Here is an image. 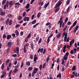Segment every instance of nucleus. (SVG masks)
<instances>
[{"label":"nucleus","instance_id":"f257e3e1","mask_svg":"<svg viewBox=\"0 0 79 79\" xmlns=\"http://www.w3.org/2000/svg\"><path fill=\"white\" fill-rule=\"evenodd\" d=\"M74 43V40H71L69 43V45H68L67 46V48H68V49H69L70 48V47L72 46L73 45V44ZM70 45V46H69Z\"/></svg>","mask_w":79,"mask_h":79},{"label":"nucleus","instance_id":"f03ea898","mask_svg":"<svg viewBox=\"0 0 79 79\" xmlns=\"http://www.w3.org/2000/svg\"><path fill=\"white\" fill-rule=\"evenodd\" d=\"M8 6H9V1H7L6 2V4L4 5V6H3L4 10H6V7L8 8Z\"/></svg>","mask_w":79,"mask_h":79},{"label":"nucleus","instance_id":"7ed1b4c3","mask_svg":"<svg viewBox=\"0 0 79 79\" xmlns=\"http://www.w3.org/2000/svg\"><path fill=\"white\" fill-rule=\"evenodd\" d=\"M9 4L10 5L9 8H11V6L15 4V3L13 2V1L11 0L9 2Z\"/></svg>","mask_w":79,"mask_h":79},{"label":"nucleus","instance_id":"20e7f679","mask_svg":"<svg viewBox=\"0 0 79 79\" xmlns=\"http://www.w3.org/2000/svg\"><path fill=\"white\" fill-rule=\"evenodd\" d=\"M61 3H62V2L60 1H59L56 4V6H55V8H56L58 6H60L61 5Z\"/></svg>","mask_w":79,"mask_h":79},{"label":"nucleus","instance_id":"39448f33","mask_svg":"<svg viewBox=\"0 0 79 79\" xmlns=\"http://www.w3.org/2000/svg\"><path fill=\"white\" fill-rule=\"evenodd\" d=\"M19 48L18 47H17L16 48V50H15V51H14V52L17 53L18 57H19Z\"/></svg>","mask_w":79,"mask_h":79},{"label":"nucleus","instance_id":"423d86ee","mask_svg":"<svg viewBox=\"0 0 79 79\" xmlns=\"http://www.w3.org/2000/svg\"><path fill=\"white\" fill-rule=\"evenodd\" d=\"M53 35V34H51L48 37V39L47 40V44H48V43H49L50 42V38H51V37H52Z\"/></svg>","mask_w":79,"mask_h":79},{"label":"nucleus","instance_id":"0eeeda50","mask_svg":"<svg viewBox=\"0 0 79 79\" xmlns=\"http://www.w3.org/2000/svg\"><path fill=\"white\" fill-rule=\"evenodd\" d=\"M43 51H44V48H39L37 51V53H40H40H43Z\"/></svg>","mask_w":79,"mask_h":79},{"label":"nucleus","instance_id":"6e6552de","mask_svg":"<svg viewBox=\"0 0 79 79\" xmlns=\"http://www.w3.org/2000/svg\"><path fill=\"white\" fill-rule=\"evenodd\" d=\"M38 59V57H37V55L35 54L34 55V60L35 62V63H37V61L36 60Z\"/></svg>","mask_w":79,"mask_h":79},{"label":"nucleus","instance_id":"1a4fd4ad","mask_svg":"<svg viewBox=\"0 0 79 79\" xmlns=\"http://www.w3.org/2000/svg\"><path fill=\"white\" fill-rule=\"evenodd\" d=\"M37 71H39V69L36 67H35L34 68V70H33V71L32 72L34 73V74H36V73H37Z\"/></svg>","mask_w":79,"mask_h":79},{"label":"nucleus","instance_id":"9d476101","mask_svg":"<svg viewBox=\"0 0 79 79\" xmlns=\"http://www.w3.org/2000/svg\"><path fill=\"white\" fill-rule=\"evenodd\" d=\"M68 36V32H66V31H64V32L62 33V37H64Z\"/></svg>","mask_w":79,"mask_h":79},{"label":"nucleus","instance_id":"9b49d317","mask_svg":"<svg viewBox=\"0 0 79 79\" xmlns=\"http://www.w3.org/2000/svg\"><path fill=\"white\" fill-rule=\"evenodd\" d=\"M23 21H29V17L26 16L25 17L23 18Z\"/></svg>","mask_w":79,"mask_h":79},{"label":"nucleus","instance_id":"f8f14e48","mask_svg":"<svg viewBox=\"0 0 79 79\" xmlns=\"http://www.w3.org/2000/svg\"><path fill=\"white\" fill-rule=\"evenodd\" d=\"M15 5H16L15 6V8H18L19 6H21V4L19 2H16L15 4Z\"/></svg>","mask_w":79,"mask_h":79},{"label":"nucleus","instance_id":"ddd939ff","mask_svg":"<svg viewBox=\"0 0 79 79\" xmlns=\"http://www.w3.org/2000/svg\"><path fill=\"white\" fill-rule=\"evenodd\" d=\"M11 38V35H7L6 39L7 40H10Z\"/></svg>","mask_w":79,"mask_h":79},{"label":"nucleus","instance_id":"4468645a","mask_svg":"<svg viewBox=\"0 0 79 79\" xmlns=\"http://www.w3.org/2000/svg\"><path fill=\"white\" fill-rule=\"evenodd\" d=\"M15 33L17 36H18L19 35V32L18 30H15Z\"/></svg>","mask_w":79,"mask_h":79},{"label":"nucleus","instance_id":"2eb2a0df","mask_svg":"<svg viewBox=\"0 0 79 79\" xmlns=\"http://www.w3.org/2000/svg\"><path fill=\"white\" fill-rule=\"evenodd\" d=\"M72 74H74V76H75V77H77L78 76V75L77 74V72L75 73V71H73L72 73Z\"/></svg>","mask_w":79,"mask_h":79},{"label":"nucleus","instance_id":"dca6fc26","mask_svg":"<svg viewBox=\"0 0 79 79\" xmlns=\"http://www.w3.org/2000/svg\"><path fill=\"white\" fill-rule=\"evenodd\" d=\"M34 43L33 42H32L31 44V50H34Z\"/></svg>","mask_w":79,"mask_h":79},{"label":"nucleus","instance_id":"f3484780","mask_svg":"<svg viewBox=\"0 0 79 79\" xmlns=\"http://www.w3.org/2000/svg\"><path fill=\"white\" fill-rule=\"evenodd\" d=\"M26 65H27V66H29L31 65V63H30V62L29 61H28L26 62Z\"/></svg>","mask_w":79,"mask_h":79},{"label":"nucleus","instance_id":"a211bd4d","mask_svg":"<svg viewBox=\"0 0 79 79\" xmlns=\"http://www.w3.org/2000/svg\"><path fill=\"white\" fill-rule=\"evenodd\" d=\"M63 23V21H59L57 23V24H60V26H62Z\"/></svg>","mask_w":79,"mask_h":79},{"label":"nucleus","instance_id":"6ab92c4d","mask_svg":"<svg viewBox=\"0 0 79 79\" xmlns=\"http://www.w3.org/2000/svg\"><path fill=\"white\" fill-rule=\"evenodd\" d=\"M30 6V4H27L26 6H25V8H27V9H28V8H29Z\"/></svg>","mask_w":79,"mask_h":79},{"label":"nucleus","instance_id":"aec40b11","mask_svg":"<svg viewBox=\"0 0 79 79\" xmlns=\"http://www.w3.org/2000/svg\"><path fill=\"white\" fill-rule=\"evenodd\" d=\"M61 33H59V34L57 35V36H56V37L57 38H60V37H61Z\"/></svg>","mask_w":79,"mask_h":79},{"label":"nucleus","instance_id":"412c9836","mask_svg":"<svg viewBox=\"0 0 79 79\" xmlns=\"http://www.w3.org/2000/svg\"><path fill=\"white\" fill-rule=\"evenodd\" d=\"M49 2H48L47 4L45 5L44 6V8H47L49 5Z\"/></svg>","mask_w":79,"mask_h":79},{"label":"nucleus","instance_id":"4be33fe9","mask_svg":"<svg viewBox=\"0 0 79 79\" xmlns=\"http://www.w3.org/2000/svg\"><path fill=\"white\" fill-rule=\"evenodd\" d=\"M20 65L19 63H18V64L15 66V69H18V68H19V66H20Z\"/></svg>","mask_w":79,"mask_h":79},{"label":"nucleus","instance_id":"5701e85b","mask_svg":"<svg viewBox=\"0 0 79 79\" xmlns=\"http://www.w3.org/2000/svg\"><path fill=\"white\" fill-rule=\"evenodd\" d=\"M23 52L25 53H27V49H26V47H24L23 48Z\"/></svg>","mask_w":79,"mask_h":79},{"label":"nucleus","instance_id":"b1692460","mask_svg":"<svg viewBox=\"0 0 79 79\" xmlns=\"http://www.w3.org/2000/svg\"><path fill=\"white\" fill-rule=\"evenodd\" d=\"M36 21H37V20L36 19L34 20L31 22L32 24H35V23H36Z\"/></svg>","mask_w":79,"mask_h":79},{"label":"nucleus","instance_id":"393cba45","mask_svg":"<svg viewBox=\"0 0 79 79\" xmlns=\"http://www.w3.org/2000/svg\"><path fill=\"white\" fill-rule=\"evenodd\" d=\"M11 46V42H9L8 43V47H10Z\"/></svg>","mask_w":79,"mask_h":79},{"label":"nucleus","instance_id":"a878e982","mask_svg":"<svg viewBox=\"0 0 79 79\" xmlns=\"http://www.w3.org/2000/svg\"><path fill=\"white\" fill-rule=\"evenodd\" d=\"M9 26H11L12 25V20H10L9 22Z\"/></svg>","mask_w":79,"mask_h":79},{"label":"nucleus","instance_id":"bb28decb","mask_svg":"<svg viewBox=\"0 0 79 79\" xmlns=\"http://www.w3.org/2000/svg\"><path fill=\"white\" fill-rule=\"evenodd\" d=\"M5 12L3 11H2L1 12L0 15H1V16H3V15H5Z\"/></svg>","mask_w":79,"mask_h":79},{"label":"nucleus","instance_id":"cd10ccee","mask_svg":"<svg viewBox=\"0 0 79 79\" xmlns=\"http://www.w3.org/2000/svg\"><path fill=\"white\" fill-rule=\"evenodd\" d=\"M76 66L75 65L73 66L72 68V70L75 71L76 69Z\"/></svg>","mask_w":79,"mask_h":79},{"label":"nucleus","instance_id":"c85d7f7f","mask_svg":"<svg viewBox=\"0 0 79 79\" xmlns=\"http://www.w3.org/2000/svg\"><path fill=\"white\" fill-rule=\"evenodd\" d=\"M77 20L76 21L74 22L72 26H73V27H74V26H75V25H76V24H77Z\"/></svg>","mask_w":79,"mask_h":79},{"label":"nucleus","instance_id":"c756f323","mask_svg":"<svg viewBox=\"0 0 79 79\" xmlns=\"http://www.w3.org/2000/svg\"><path fill=\"white\" fill-rule=\"evenodd\" d=\"M9 62H10V59H8L6 61V66H7V65H8V63H9Z\"/></svg>","mask_w":79,"mask_h":79},{"label":"nucleus","instance_id":"7c9ffc66","mask_svg":"<svg viewBox=\"0 0 79 79\" xmlns=\"http://www.w3.org/2000/svg\"><path fill=\"white\" fill-rule=\"evenodd\" d=\"M5 68V66H4V63H3L1 66V69L3 70Z\"/></svg>","mask_w":79,"mask_h":79},{"label":"nucleus","instance_id":"2f4dec72","mask_svg":"<svg viewBox=\"0 0 79 79\" xmlns=\"http://www.w3.org/2000/svg\"><path fill=\"white\" fill-rule=\"evenodd\" d=\"M32 67H30L28 68V71H32Z\"/></svg>","mask_w":79,"mask_h":79},{"label":"nucleus","instance_id":"473e14b6","mask_svg":"<svg viewBox=\"0 0 79 79\" xmlns=\"http://www.w3.org/2000/svg\"><path fill=\"white\" fill-rule=\"evenodd\" d=\"M6 0H3V1L2 2V5H4V4H5V3H6Z\"/></svg>","mask_w":79,"mask_h":79},{"label":"nucleus","instance_id":"72a5a7b5","mask_svg":"<svg viewBox=\"0 0 79 79\" xmlns=\"http://www.w3.org/2000/svg\"><path fill=\"white\" fill-rule=\"evenodd\" d=\"M30 59H31V60H32L33 59V56H34L32 55V54H30Z\"/></svg>","mask_w":79,"mask_h":79},{"label":"nucleus","instance_id":"f704fd0d","mask_svg":"<svg viewBox=\"0 0 79 79\" xmlns=\"http://www.w3.org/2000/svg\"><path fill=\"white\" fill-rule=\"evenodd\" d=\"M50 56H48V57H47L46 59V61L47 62V63H48V61L50 60Z\"/></svg>","mask_w":79,"mask_h":79},{"label":"nucleus","instance_id":"c9c22d12","mask_svg":"<svg viewBox=\"0 0 79 79\" xmlns=\"http://www.w3.org/2000/svg\"><path fill=\"white\" fill-rule=\"evenodd\" d=\"M63 58L64 60H67V59H68V56L64 55Z\"/></svg>","mask_w":79,"mask_h":79},{"label":"nucleus","instance_id":"e433bc0d","mask_svg":"<svg viewBox=\"0 0 79 79\" xmlns=\"http://www.w3.org/2000/svg\"><path fill=\"white\" fill-rule=\"evenodd\" d=\"M46 65V63H45L44 64H43V67H42L43 69H44V68H45Z\"/></svg>","mask_w":79,"mask_h":79},{"label":"nucleus","instance_id":"4c0bfd02","mask_svg":"<svg viewBox=\"0 0 79 79\" xmlns=\"http://www.w3.org/2000/svg\"><path fill=\"white\" fill-rule=\"evenodd\" d=\"M31 33H29L28 35H27V39H29V38L30 37H31Z\"/></svg>","mask_w":79,"mask_h":79},{"label":"nucleus","instance_id":"58836bf2","mask_svg":"<svg viewBox=\"0 0 79 79\" xmlns=\"http://www.w3.org/2000/svg\"><path fill=\"white\" fill-rule=\"evenodd\" d=\"M59 10H60V8H59L58 7L56 8V10L55 11V13H57L58 12V11H59Z\"/></svg>","mask_w":79,"mask_h":79},{"label":"nucleus","instance_id":"ea45409f","mask_svg":"<svg viewBox=\"0 0 79 79\" xmlns=\"http://www.w3.org/2000/svg\"><path fill=\"white\" fill-rule=\"evenodd\" d=\"M29 45V43H26L25 45L24 46V47H28Z\"/></svg>","mask_w":79,"mask_h":79},{"label":"nucleus","instance_id":"a19ab883","mask_svg":"<svg viewBox=\"0 0 79 79\" xmlns=\"http://www.w3.org/2000/svg\"><path fill=\"white\" fill-rule=\"evenodd\" d=\"M39 36H37L36 38V42H38V40H39Z\"/></svg>","mask_w":79,"mask_h":79},{"label":"nucleus","instance_id":"79ce46f5","mask_svg":"<svg viewBox=\"0 0 79 79\" xmlns=\"http://www.w3.org/2000/svg\"><path fill=\"white\" fill-rule=\"evenodd\" d=\"M3 39H6V35L5 34H4L2 36Z\"/></svg>","mask_w":79,"mask_h":79},{"label":"nucleus","instance_id":"37998d69","mask_svg":"<svg viewBox=\"0 0 79 79\" xmlns=\"http://www.w3.org/2000/svg\"><path fill=\"white\" fill-rule=\"evenodd\" d=\"M60 76H61V73H59V74L56 76V77L58 78Z\"/></svg>","mask_w":79,"mask_h":79},{"label":"nucleus","instance_id":"c03bdc74","mask_svg":"<svg viewBox=\"0 0 79 79\" xmlns=\"http://www.w3.org/2000/svg\"><path fill=\"white\" fill-rule=\"evenodd\" d=\"M22 17L20 16H19L18 17V20H19L20 21V20H21L22 19Z\"/></svg>","mask_w":79,"mask_h":79},{"label":"nucleus","instance_id":"a18cd8bd","mask_svg":"<svg viewBox=\"0 0 79 79\" xmlns=\"http://www.w3.org/2000/svg\"><path fill=\"white\" fill-rule=\"evenodd\" d=\"M40 15H41V13L40 12L38 13L37 15V18H39V17L40 16Z\"/></svg>","mask_w":79,"mask_h":79},{"label":"nucleus","instance_id":"49530a36","mask_svg":"<svg viewBox=\"0 0 79 79\" xmlns=\"http://www.w3.org/2000/svg\"><path fill=\"white\" fill-rule=\"evenodd\" d=\"M26 12H23V17H24L26 16Z\"/></svg>","mask_w":79,"mask_h":79},{"label":"nucleus","instance_id":"de8ad7c7","mask_svg":"<svg viewBox=\"0 0 79 79\" xmlns=\"http://www.w3.org/2000/svg\"><path fill=\"white\" fill-rule=\"evenodd\" d=\"M8 16L9 18H12V15L11 14H10L8 15Z\"/></svg>","mask_w":79,"mask_h":79},{"label":"nucleus","instance_id":"09e8293b","mask_svg":"<svg viewBox=\"0 0 79 79\" xmlns=\"http://www.w3.org/2000/svg\"><path fill=\"white\" fill-rule=\"evenodd\" d=\"M61 45H59L58 46V51H60V49H61Z\"/></svg>","mask_w":79,"mask_h":79},{"label":"nucleus","instance_id":"8fccbe9b","mask_svg":"<svg viewBox=\"0 0 79 79\" xmlns=\"http://www.w3.org/2000/svg\"><path fill=\"white\" fill-rule=\"evenodd\" d=\"M69 2H70V1H69V0H67L66 1V3H67V5H69Z\"/></svg>","mask_w":79,"mask_h":79},{"label":"nucleus","instance_id":"3c124183","mask_svg":"<svg viewBox=\"0 0 79 79\" xmlns=\"http://www.w3.org/2000/svg\"><path fill=\"white\" fill-rule=\"evenodd\" d=\"M17 44L18 46L19 45V40H17Z\"/></svg>","mask_w":79,"mask_h":79},{"label":"nucleus","instance_id":"603ef678","mask_svg":"<svg viewBox=\"0 0 79 79\" xmlns=\"http://www.w3.org/2000/svg\"><path fill=\"white\" fill-rule=\"evenodd\" d=\"M38 25H39V23H38L33 26V27L34 28H35L37 26H38Z\"/></svg>","mask_w":79,"mask_h":79},{"label":"nucleus","instance_id":"864d4df0","mask_svg":"<svg viewBox=\"0 0 79 79\" xmlns=\"http://www.w3.org/2000/svg\"><path fill=\"white\" fill-rule=\"evenodd\" d=\"M68 20V17H67L66 18V19L65 20V23H66Z\"/></svg>","mask_w":79,"mask_h":79},{"label":"nucleus","instance_id":"5fc2aeb1","mask_svg":"<svg viewBox=\"0 0 79 79\" xmlns=\"http://www.w3.org/2000/svg\"><path fill=\"white\" fill-rule=\"evenodd\" d=\"M20 27V24H17L15 26V27L16 28H18V27Z\"/></svg>","mask_w":79,"mask_h":79},{"label":"nucleus","instance_id":"6e6d98bb","mask_svg":"<svg viewBox=\"0 0 79 79\" xmlns=\"http://www.w3.org/2000/svg\"><path fill=\"white\" fill-rule=\"evenodd\" d=\"M39 68L40 70H42V64H40L39 66Z\"/></svg>","mask_w":79,"mask_h":79},{"label":"nucleus","instance_id":"4d7b16f0","mask_svg":"<svg viewBox=\"0 0 79 79\" xmlns=\"http://www.w3.org/2000/svg\"><path fill=\"white\" fill-rule=\"evenodd\" d=\"M46 52V48H44V51H43V54L44 55V54H45V52Z\"/></svg>","mask_w":79,"mask_h":79},{"label":"nucleus","instance_id":"13d9d810","mask_svg":"<svg viewBox=\"0 0 79 79\" xmlns=\"http://www.w3.org/2000/svg\"><path fill=\"white\" fill-rule=\"evenodd\" d=\"M67 40V36H64V42H65Z\"/></svg>","mask_w":79,"mask_h":79},{"label":"nucleus","instance_id":"bf43d9fd","mask_svg":"<svg viewBox=\"0 0 79 79\" xmlns=\"http://www.w3.org/2000/svg\"><path fill=\"white\" fill-rule=\"evenodd\" d=\"M18 71V69H14V73H16V72H17Z\"/></svg>","mask_w":79,"mask_h":79},{"label":"nucleus","instance_id":"052dcab7","mask_svg":"<svg viewBox=\"0 0 79 79\" xmlns=\"http://www.w3.org/2000/svg\"><path fill=\"white\" fill-rule=\"evenodd\" d=\"M64 55H65V56H69V52H67L65 53V54Z\"/></svg>","mask_w":79,"mask_h":79},{"label":"nucleus","instance_id":"680f3d73","mask_svg":"<svg viewBox=\"0 0 79 79\" xmlns=\"http://www.w3.org/2000/svg\"><path fill=\"white\" fill-rule=\"evenodd\" d=\"M59 62H60V58H58L56 60V63H58Z\"/></svg>","mask_w":79,"mask_h":79},{"label":"nucleus","instance_id":"e2e57ef3","mask_svg":"<svg viewBox=\"0 0 79 79\" xmlns=\"http://www.w3.org/2000/svg\"><path fill=\"white\" fill-rule=\"evenodd\" d=\"M15 35H16V34H15V33H13L12 34V36L13 37H16V36H15Z\"/></svg>","mask_w":79,"mask_h":79},{"label":"nucleus","instance_id":"0e129e2a","mask_svg":"<svg viewBox=\"0 0 79 79\" xmlns=\"http://www.w3.org/2000/svg\"><path fill=\"white\" fill-rule=\"evenodd\" d=\"M41 42H42V39H40L39 41H38V44H40V43H41Z\"/></svg>","mask_w":79,"mask_h":79},{"label":"nucleus","instance_id":"69168bd1","mask_svg":"<svg viewBox=\"0 0 79 79\" xmlns=\"http://www.w3.org/2000/svg\"><path fill=\"white\" fill-rule=\"evenodd\" d=\"M74 53V51L73 50H72L70 51V53L71 55H73V53Z\"/></svg>","mask_w":79,"mask_h":79},{"label":"nucleus","instance_id":"338daca9","mask_svg":"<svg viewBox=\"0 0 79 79\" xmlns=\"http://www.w3.org/2000/svg\"><path fill=\"white\" fill-rule=\"evenodd\" d=\"M23 31H21L20 33V36H22V35H23Z\"/></svg>","mask_w":79,"mask_h":79},{"label":"nucleus","instance_id":"774afa93","mask_svg":"<svg viewBox=\"0 0 79 79\" xmlns=\"http://www.w3.org/2000/svg\"><path fill=\"white\" fill-rule=\"evenodd\" d=\"M12 56H13V57H16V56H17V55L16 54H13L12 55Z\"/></svg>","mask_w":79,"mask_h":79}]
</instances>
